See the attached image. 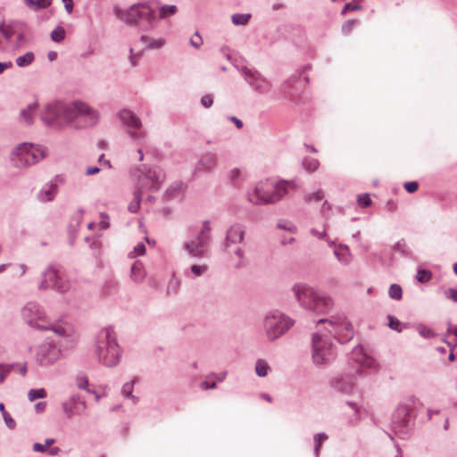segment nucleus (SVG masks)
I'll return each mask as SVG.
<instances>
[{
  "label": "nucleus",
  "instance_id": "44",
  "mask_svg": "<svg viewBox=\"0 0 457 457\" xmlns=\"http://www.w3.org/2000/svg\"><path fill=\"white\" fill-rule=\"evenodd\" d=\"M403 187L409 193H415L419 188V184L416 181L406 182Z\"/></svg>",
  "mask_w": 457,
  "mask_h": 457
},
{
  "label": "nucleus",
  "instance_id": "21",
  "mask_svg": "<svg viewBox=\"0 0 457 457\" xmlns=\"http://www.w3.org/2000/svg\"><path fill=\"white\" fill-rule=\"evenodd\" d=\"M56 194V185L49 184L46 185L42 191L39 193V198L42 202H48L54 199Z\"/></svg>",
  "mask_w": 457,
  "mask_h": 457
},
{
  "label": "nucleus",
  "instance_id": "52",
  "mask_svg": "<svg viewBox=\"0 0 457 457\" xmlns=\"http://www.w3.org/2000/svg\"><path fill=\"white\" fill-rule=\"evenodd\" d=\"M241 176L242 172L239 169H233L229 174V178L233 182H236Z\"/></svg>",
  "mask_w": 457,
  "mask_h": 457
},
{
  "label": "nucleus",
  "instance_id": "51",
  "mask_svg": "<svg viewBox=\"0 0 457 457\" xmlns=\"http://www.w3.org/2000/svg\"><path fill=\"white\" fill-rule=\"evenodd\" d=\"M135 381H133L131 384H125L122 386V394L124 396L129 397L131 396L132 389H133V384Z\"/></svg>",
  "mask_w": 457,
  "mask_h": 457
},
{
  "label": "nucleus",
  "instance_id": "27",
  "mask_svg": "<svg viewBox=\"0 0 457 457\" xmlns=\"http://www.w3.org/2000/svg\"><path fill=\"white\" fill-rule=\"evenodd\" d=\"M36 104H29L26 109L22 110L21 112V118L24 122L27 124H30L33 118V113L35 112Z\"/></svg>",
  "mask_w": 457,
  "mask_h": 457
},
{
  "label": "nucleus",
  "instance_id": "32",
  "mask_svg": "<svg viewBox=\"0 0 457 457\" xmlns=\"http://www.w3.org/2000/svg\"><path fill=\"white\" fill-rule=\"evenodd\" d=\"M328 439V436L324 433H320L314 436L315 442V454L318 457L320 455V451L322 444Z\"/></svg>",
  "mask_w": 457,
  "mask_h": 457
},
{
  "label": "nucleus",
  "instance_id": "6",
  "mask_svg": "<svg viewBox=\"0 0 457 457\" xmlns=\"http://www.w3.org/2000/svg\"><path fill=\"white\" fill-rule=\"evenodd\" d=\"M118 15L128 24H138L139 21L145 20L151 28L156 19V12L146 3L134 4Z\"/></svg>",
  "mask_w": 457,
  "mask_h": 457
},
{
  "label": "nucleus",
  "instance_id": "2",
  "mask_svg": "<svg viewBox=\"0 0 457 457\" xmlns=\"http://www.w3.org/2000/svg\"><path fill=\"white\" fill-rule=\"evenodd\" d=\"M295 189V184L293 181L266 179L260 181L254 189L248 193V200L255 204H273Z\"/></svg>",
  "mask_w": 457,
  "mask_h": 457
},
{
  "label": "nucleus",
  "instance_id": "53",
  "mask_svg": "<svg viewBox=\"0 0 457 457\" xmlns=\"http://www.w3.org/2000/svg\"><path fill=\"white\" fill-rule=\"evenodd\" d=\"M131 56H130V62L132 66H136L137 64V60L140 57V54H134V48L130 49Z\"/></svg>",
  "mask_w": 457,
  "mask_h": 457
},
{
  "label": "nucleus",
  "instance_id": "45",
  "mask_svg": "<svg viewBox=\"0 0 457 457\" xmlns=\"http://www.w3.org/2000/svg\"><path fill=\"white\" fill-rule=\"evenodd\" d=\"M190 44L194 47L199 48L203 44V39H202L201 36H199L198 33H195V35L193 37H191Z\"/></svg>",
  "mask_w": 457,
  "mask_h": 457
},
{
  "label": "nucleus",
  "instance_id": "49",
  "mask_svg": "<svg viewBox=\"0 0 457 457\" xmlns=\"http://www.w3.org/2000/svg\"><path fill=\"white\" fill-rule=\"evenodd\" d=\"M359 9H361V6L358 5L357 4L347 3L342 11V14H345V12H350V11H355V10H359Z\"/></svg>",
  "mask_w": 457,
  "mask_h": 457
},
{
  "label": "nucleus",
  "instance_id": "54",
  "mask_svg": "<svg viewBox=\"0 0 457 457\" xmlns=\"http://www.w3.org/2000/svg\"><path fill=\"white\" fill-rule=\"evenodd\" d=\"M330 210H331L330 204L327 201H324V203L321 206V210H320L321 213L323 215L327 216L329 213Z\"/></svg>",
  "mask_w": 457,
  "mask_h": 457
},
{
  "label": "nucleus",
  "instance_id": "23",
  "mask_svg": "<svg viewBox=\"0 0 457 457\" xmlns=\"http://www.w3.org/2000/svg\"><path fill=\"white\" fill-rule=\"evenodd\" d=\"M142 189L138 188L134 192V200L129 204V211L131 212H137L140 208V202L142 198Z\"/></svg>",
  "mask_w": 457,
  "mask_h": 457
},
{
  "label": "nucleus",
  "instance_id": "1",
  "mask_svg": "<svg viewBox=\"0 0 457 457\" xmlns=\"http://www.w3.org/2000/svg\"><path fill=\"white\" fill-rule=\"evenodd\" d=\"M42 120L48 125L61 123L63 120L66 122H76V126H91L96 123L98 114L86 104L75 102L70 105H54L46 108Z\"/></svg>",
  "mask_w": 457,
  "mask_h": 457
},
{
  "label": "nucleus",
  "instance_id": "60",
  "mask_svg": "<svg viewBox=\"0 0 457 457\" xmlns=\"http://www.w3.org/2000/svg\"><path fill=\"white\" fill-rule=\"evenodd\" d=\"M87 385V380L86 378H81L79 379L78 386L79 388H85Z\"/></svg>",
  "mask_w": 457,
  "mask_h": 457
},
{
  "label": "nucleus",
  "instance_id": "48",
  "mask_svg": "<svg viewBox=\"0 0 457 457\" xmlns=\"http://www.w3.org/2000/svg\"><path fill=\"white\" fill-rule=\"evenodd\" d=\"M99 227L101 229H106L109 228V217L104 213L101 214V220L99 222Z\"/></svg>",
  "mask_w": 457,
  "mask_h": 457
},
{
  "label": "nucleus",
  "instance_id": "30",
  "mask_svg": "<svg viewBox=\"0 0 457 457\" xmlns=\"http://www.w3.org/2000/svg\"><path fill=\"white\" fill-rule=\"evenodd\" d=\"M324 192L322 190H318L314 193L309 194L305 196V202L308 204L318 203L324 200Z\"/></svg>",
  "mask_w": 457,
  "mask_h": 457
},
{
  "label": "nucleus",
  "instance_id": "47",
  "mask_svg": "<svg viewBox=\"0 0 457 457\" xmlns=\"http://www.w3.org/2000/svg\"><path fill=\"white\" fill-rule=\"evenodd\" d=\"M445 295L447 298L457 303V290L456 289L449 288L445 291Z\"/></svg>",
  "mask_w": 457,
  "mask_h": 457
},
{
  "label": "nucleus",
  "instance_id": "50",
  "mask_svg": "<svg viewBox=\"0 0 457 457\" xmlns=\"http://www.w3.org/2000/svg\"><path fill=\"white\" fill-rule=\"evenodd\" d=\"M201 103L204 107H206V108L210 107L213 103L212 96H211V95L204 96L201 99Z\"/></svg>",
  "mask_w": 457,
  "mask_h": 457
},
{
  "label": "nucleus",
  "instance_id": "4",
  "mask_svg": "<svg viewBox=\"0 0 457 457\" xmlns=\"http://www.w3.org/2000/svg\"><path fill=\"white\" fill-rule=\"evenodd\" d=\"M294 292L297 300L306 308L317 312H325L333 305L331 298L319 295L312 287L306 285H295Z\"/></svg>",
  "mask_w": 457,
  "mask_h": 457
},
{
  "label": "nucleus",
  "instance_id": "9",
  "mask_svg": "<svg viewBox=\"0 0 457 457\" xmlns=\"http://www.w3.org/2000/svg\"><path fill=\"white\" fill-rule=\"evenodd\" d=\"M335 358V347L328 338L320 335L312 337V359L317 364H323Z\"/></svg>",
  "mask_w": 457,
  "mask_h": 457
},
{
  "label": "nucleus",
  "instance_id": "31",
  "mask_svg": "<svg viewBox=\"0 0 457 457\" xmlns=\"http://www.w3.org/2000/svg\"><path fill=\"white\" fill-rule=\"evenodd\" d=\"M270 370L269 365L263 360H259L255 365V372L260 377H265L268 374V370Z\"/></svg>",
  "mask_w": 457,
  "mask_h": 457
},
{
  "label": "nucleus",
  "instance_id": "41",
  "mask_svg": "<svg viewBox=\"0 0 457 457\" xmlns=\"http://www.w3.org/2000/svg\"><path fill=\"white\" fill-rule=\"evenodd\" d=\"M357 202L358 204L361 207H368L371 204V199L368 194L358 195Z\"/></svg>",
  "mask_w": 457,
  "mask_h": 457
},
{
  "label": "nucleus",
  "instance_id": "7",
  "mask_svg": "<svg viewBox=\"0 0 457 457\" xmlns=\"http://www.w3.org/2000/svg\"><path fill=\"white\" fill-rule=\"evenodd\" d=\"M319 323L328 324L326 328L341 343H347L353 337V328L345 316H332L328 320H320Z\"/></svg>",
  "mask_w": 457,
  "mask_h": 457
},
{
  "label": "nucleus",
  "instance_id": "19",
  "mask_svg": "<svg viewBox=\"0 0 457 457\" xmlns=\"http://www.w3.org/2000/svg\"><path fill=\"white\" fill-rule=\"evenodd\" d=\"M244 237V230L240 226H233L228 231L227 240L231 243L241 242Z\"/></svg>",
  "mask_w": 457,
  "mask_h": 457
},
{
  "label": "nucleus",
  "instance_id": "58",
  "mask_svg": "<svg viewBox=\"0 0 457 457\" xmlns=\"http://www.w3.org/2000/svg\"><path fill=\"white\" fill-rule=\"evenodd\" d=\"M400 322L398 320H395L393 318L390 319L389 326L393 329H398Z\"/></svg>",
  "mask_w": 457,
  "mask_h": 457
},
{
  "label": "nucleus",
  "instance_id": "24",
  "mask_svg": "<svg viewBox=\"0 0 457 457\" xmlns=\"http://www.w3.org/2000/svg\"><path fill=\"white\" fill-rule=\"evenodd\" d=\"M35 59L34 54L32 52H28L24 55L19 56L16 59V64L19 67L29 66L33 62Z\"/></svg>",
  "mask_w": 457,
  "mask_h": 457
},
{
  "label": "nucleus",
  "instance_id": "22",
  "mask_svg": "<svg viewBox=\"0 0 457 457\" xmlns=\"http://www.w3.org/2000/svg\"><path fill=\"white\" fill-rule=\"evenodd\" d=\"M335 255L337 257L338 261L344 264L349 263L352 260L350 251L346 246L336 249Z\"/></svg>",
  "mask_w": 457,
  "mask_h": 457
},
{
  "label": "nucleus",
  "instance_id": "14",
  "mask_svg": "<svg viewBox=\"0 0 457 457\" xmlns=\"http://www.w3.org/2000/svg\"><path fill=\"white\" fill-rule=\"evenodd\" d=\"M164 179V174L160 169L149 170L145 175L139 179L142 187L158 190Z\"/></svg>",
  "mask_w": 457,
  "mask_h": 457
},
{
  "label": "nucleus",
  "instance_id": "42",
  "mask_svg": "<svg viewBox=\"0 0 457 457\" xmlns=\"http://www.w3.org/2000/svg\"><path fill=\"white\" fill-rule=\"evenodd\" d=\"M141 41L144 43V44H147V47H150V48H153V47H161L162 45H163V40L162 39H159L157 41H154L153 43H150V39L146 37V36H142L141 37Z\"/></svg>",
  "mask_w": 457,
  "mask_h": 457
},
{
  "label": "nucleus",
  "instance_id": "20",
  "mask_svg": "<svg viewBox=\"0 0 457 457\" xmlns=\"http://www.w3.org/2000/svg\"><path fill=\"white\" fill-rule=\"evenodd\" d=\"M145 270L142 263L136 262L131 267L130 277L136 283H140L145 278Z\"/></svg>",
  "mask_w": 457,
  "mask_h": 457
},
{
  "label": "nucleus",
  "instance_id": "39",
  "mask_svg": "<svg viewBox=\"0 0 457 457\" xmlns=\"http://www.w3.org/2000/svg\"><path fill=\"white\" fill-rule=\"evenodd\" d=\"M145 252V246L143 243H138L133 249V251H131L129 253V258H135L137 256H139V255H143Z\"/></svg>",
  "mask_w": 457,
  "mask_h": 457
},
{
  "label": "nucleus",
  "instance_id": "40",
  "mask_svg": "<svg viewBox=\"0 0 457 457\" xmlns=\"http://www.w3.org/2000/svg\"><path fill=\"white\" fill-rule=\"evenodd\" d=\"M208 270V266L205 264L203 265H192L191 272L195 277H199L204 274Z\"/></svg>",
  "mask_w": 457,
  "mask_h": 457
},
{
  "label": "nucleus",
  "instance_id": "25",
  "mask_svg": "<svg viewBox=\"0 0 457 457\" xmlns=\"http://www.w3.org/2000/svg\"><path fill=\"white\" fill-rule=\"evenodd\" d=\"M53 329L56 334L62 337H71L74 333L73 328L69 324L59 325L54 327Z\"/></svg>",
  "mask_w": 457,
  "mask_h": 457
},
{
  "label": "nucleus",
  "instance_id": "46",
  "mask_svg": "<svg viewBox=\"0 0 457 457\" xmlns=\"http://www.w3.org/2000/svg\"><path fill=\"white\" fill-rule=\"evenodd\" d=\"M4 417V422L6 424V426L9 428H14L15 426H16V422L15 420L11 417V415L7 412V413H4L3 415Z\"/></svg>",
  "mask_w": 457,
  "mask_h": 457
},
{
  "label": "nucleus",
  "instance_id": "64",
  "mask_svg": "<svg viewBox=\"0 0 457 457\" xmlns=\"http://www.w3.org/2000/svg\"><path fill=\"white\" fill-rule=\"evenodd\" d=\"M60 452V448L59 447H52L49 449V454L51 455H57Z\"/></svg>",
  "mask_w": 457,
  "mask_h": 457
},
{
  "label": "nucleus",
  "instance_id": "26",
  "mask_svg": "<svg viewBox=\"0 0 457 457\" xmlns=\"http://www.w3.org/2000/svg\"><path fill=\"white\" fill-rule=\"evenodd\" d=\"M177 12L176 5H162L159 9L158 17L160 19H164L170 17Z\"/></svg>",
  "mask_w": 457,
  "mask_h": 457
},
{
  "label": "nucleus",
  "instance_id": "15",
  "mask_svg": "<svg viewBox=\"0 0 457 457\" xmlns=\"http://www.w3.org/2000/svg\"><path fill=\"white\" fill-rule=\"evenodd\" d=\"M86 404L77 396L71 397L63 403V411L68 416L79 415L84 412Z\"/></svg>",
  "mask_w": 457,
  "mask_h": 457
},
{
  "label": "nucleus",
  "instance_id": "18",
  "mask_svg": "<svg viewBox=\"0 0 457 457\" xmlns=\"http://www.w3.org/2000/svg\"><path fill=\"white\" fill-rule=\"evenodd\" d=\"M216 166V158L213 154H206L199 162L197 170L211 171Z\"/></svg>",
  "mask_w": 457,
  "mask_h": 457
},
{
  "label": "nucleus",
  "instance_id": "36",
  "mask_svg": "<svg viewBox=\"0 0 457 457\" xmlns=\"http://www.w3.org/2000/svg\"><path fill=\"white\" fill-rule=\"evenodd\" d=\"M64 37L65 30L62 27H57L51 32V38L54 42H61L63 40Z\"/></svg>",
  "mask_w": 457,
  "mask_h": 457
},
{
  "label": "nucleus",
  "instance_id": "3",
  "mask_svg": "<svg viewBox=\"0 0 457 457\" xmlns=\"http://www.w3.org/2000/svg\"><path fill=\"white\" fill-rule=\"evenodd\" d=\"M96 353L99 361L107 367H113L119 363L120 350L112 328H104L99 332Z\"/></svg>",
  "mask_w": 457,
  "mask_h": 457
},
{
  "label": "nucleus",
  "instance_id": "5",
  "mask_svg": "<svg viewBox=\"0 0 457 457\" xmlns=\"http://www.w3.org/2000/svg\"><path fill=\"white\" fill-rule=\"evenodd\" d=\"M46 156V150L40 145L29 143L19 145L12 154V160L17 167H25L34 164Z\"/></svg>",
  "mask_w": 457,
  "mask_h": 457
},
{
  "label": "nucleus",
  "instance_id": "63",
  "mask_svg": "<svg viewBox=\"0 0 457 457\" xmlns=\"http://www.w3.org/2000/svg\"><path fill=\"white\" fill-rule=\"evenodd\" d=\"M7 370H4L2 367H0V383H3L6 375H7Z\"/></svg>",
  "mask_w": 457,
  "mask_h": 457
},
{
  "label": "nucleus",
  "instance_id": "56",
  "mask_svg": "<svg viewBox=\"0 0 457 457\" xmlns=\"http://www.w3.org/2000/svg\"><path fill=\"white\" fill-rule=\"evenodd\" d=\"M63 4H64V6H65V9L66 11L71 13L72 12V9H73V3H72V0H62Z\"/></svg>",
  "mask_w": 457,
  "mask_h": 457
},
{
  "label": "nucleus",
  "instance_id": "13",
  "mask_svg": "<svg viewBox=\"0 0 457 457\" xmlns=\"http://www.w3.org/2000/svg\"><path fill=\"white\" fill-rule=\"evenodd\" d=\"M209 228H204L196 240H192L185 245L186 250L193 257H202L204 255V245L208 241Z\"/></svg>",
  "mask_w": 457,
  "mask_h": 457
},
{
  "label": "nucleus",
  "instance_id": "57",
  "mask_svg": "<svg viewBox=\"0 0 457 457\" xmlns=\"http://www.w3.org/2000/svg\"><path fill=\"white\" fill-rule=\"evenodd\" d=\"M51 4V0H37V6L39 8H46Z\"/></svg>",
  "mask_w": 457,
  "mask_h": 457
},
{
  "label": "nucleus",
  "instance_id": "38",
  "mask_svg": "<svg viewBox=\"0 0 457 457\" xmlns=\"http://www.w3.org/2000/svg\"><path fill=\"white\" fill-rule=\"evenodd\" d=\"M46 396V393L45 389H43V388L31 389L28 394V397L30 402H33L37 398H45Z\"/></svg>",
  "mask_w": 457,
  "mask_h": 457
},
{
  "label": "nucleus",
  "instance_id": "61",
  "mask_svg": "<svg viewBox=\"0 0 457 457\" xmlns=\"http://www.w3.org/2000/svg\"><path fill=\"white\" fill-rule=\"evenodd\" d=\"M46 408V403H37L36 405H35V409L37 412H42L44 411Z\"/></svg>",
  "mask_w": 457,
  "mask_h": 457
},
{
  "label": "nucleus",
  "instance_id": "29",
  "mask_svg": "<svg viewBox=\"0 0 457 457\" xmlns=\"http://www.w3.org/2000/svg\"><path fill=\"white\" fill-rule=\"evenodd\" d=\"M251 18L249 13H237L231 17L232 22L235 25H245Z\"/></svg>",
  "mask_w": 457,
  "mask_h": 457
},
{
  "label": "nucleus",
  "instance_id": "17",
  "mask_svg": "<svg viewBox=\"0 0 457 457\" xmlns=\"http://www.w3.org/2000/svg\"><path fill=\"white\" fill-rule=\"evenodd\" d=\"M120 120L129 127L139 128L141 126L140 120L130 111H121L120 112Z\"/></svg>",
  "mask_w": 457,
  "mask_h": 457
},
{
  "label": "nucleus",
  "instance_id": "59",
  "mask_svg": "<svg viewBox=\"0 0 457 457\" xmlns=\"http://www.w3.org/2000/svg\"><path fill=\"white\" fill-rule=\"evenodd\" d=\"M12 66V63L11 62H0V74L8 68H11Z\"/></svg>",
  "mask_w": 457,
  "mask_h": 457
},
{
  "label": "nucleus",
  "instance_id": "62",
  "mask_svg": "<svg viewBox=\"0 0 457 457\" xmlns=\"http://www.w3.org/2000/svg\"><path fill=\"white\" fill-rule=\"evenodd\" d=\"M99 172V169L96 168V167H94V168H88L87 170H86V175L87 176H90V175H94V174H96Z\"/></svg>",
  "mask_w": 457,
  "mask_h": 457
},
{
  "label": "nucleus",
  "instance_id": "43",
  "mask_svg": "<svg viewBox=\"0 0 457 457\" xmlns=\"http://www.w3.org/2000/svg\"><path fill=\"white\" fill-rule=\"evenodd\" d=\"M357 24V21L355 20H351V21H347L346 22H345L342 26V31L345 33V34H348L350 33L353 29L354 28V26Z\"/></svg>",
  "mask_w": 457,
  "mask_h": 457
},
{
  "label": "nucleus",
  "instance_id": "11",
  "mask_svg": "<svg viewBox=\"0 0 457 457\" xmlns=\"http://www.w3.org/2000/svg\"><path fill=\"white\" fill-rule=\"evenodd\" d=\"M22 316L26 321L32 327L40 329H47L51 324L39 306L34 303H29L22 310Z\"/></svg>",
  "mask_w": 457,
  "mask_h": 457
},
{
  "label": "nucleus",
  "instance_id": "28",
  "mask_svg": "<svg viewBox=\"0 0 457 457\" xmlns=\"http://www.w3.org/2000/svg\"><path fill=\"white\" fill-rule=\"evenodd\" d=\"M303 166L307 171L313 172L319 168L320 162L314 158H305Z\"/></svg>",
  "mask_w": 457,
  "mask_h": 457
},
{
  "label": "nucleus",
  "instance_id": "55",
  "mask_svg": "<svg viewBox=\"0 0 457 457\" xmlns=\"http://www.w3.org/2000/svg\"><path fill=\"white\" fill-rule=\"evenodd\" d=\"M25 4L33 10L40 9L37 6V0H24Z\"/></svg>",
  "mask_w": 457,
  "mask_h": 457
},
{
  "label": "nucleus",
  "instance_id": "37",
  "mask_svg": "<svg viewBox=\"0 0 457 457\" xmlns=\"http://www.w3.org/2000/svg\"><path fill=\"white\" fill-rule=\"evenodd\" d=\"M389 295L393 299L400 300L402 298L403 290L402 287L397 284L391 285L389 288Z\"/></svg>",
  "mask_w": 457,
  "mask_h": 457
},
{
  "label": "nucleus",
  "instance_id": "33",
  "mask_svg": "<svg viewBox=\"0 0 457 457\" xmlns=\"http://www.w3.org/2000/svg\"><path fill=\"white\" fill-rule=\"evenodd\" d=\"M54 443V439L47 438L45 441V444L35 443L33 445V450L38 453H45L53 444Z\"/></svg>",
  "mask_w": 457,
  "mask_h": 457
},
{
  "label": "nucleus",
  "instance_id": "8",
  "mask_svg": "<svg viewBox=\"0 0 457 457\" xmlns=\"http://www.w3.org/2000/svg\"><path fill=\"white\" fill-rule=\"evenodd\" d=\"M264 325L268 338L273 341L284 334L293 325V321L280 312H273L266 316Z\"/></svg>",
  "mask_w": 457,
  "mask_h": 457
},
{
  "label": "nucleus",
  "instance_id": "34",
  "mask_svg": "<svg viewBox=\"0 0 457 457\" xmlns=\"http://www.w3.org/2000/svg\"><path fill=\"white\" fill-rule=\"evenodd\" d=\"M432 278V273L428 270H419L417 271L416 279L420 283H426L429 281Z\"/></svg>",
  "mask_w": 457,
  "mask_h": 457
},
{
  "label": "nucleus",
  "instance_id": "16",
  "mask_svg": "<svg viewBox=\"0 0 457 457\" xmlns=\"http://www.w3.org/2000/svg\"><path fill=\"white\" fill-rule=\"evenodd\" d=\"M334 386L345 394H349L353 390L354 381L352 377L344 376L335 379Z\"/></svg>",
  "mask_w": 457,
  "mask_h": 457
},
{
  "label": "nucleus",
  "instance_id": "12",
  "mask_svg": "<svg viewBox=\"0 0 457 457\" xmlns=\"http://www.w3.org/2000/svg\"><path fill=\"white\" fill-rule=\"evenodd\" d=\"M60 356V349L54 344L46 342L37 347L36 360L38 364L47 366L56 361Z\"/></svg>",
  "mask_w": 457,
  "mask_h": 457
},
{
  "label": "nucleus",
  "instance_id": "10",
  "mask_svg": "<svg viewBox=\"0 0 457 457\" xmlns=\"http://www.w3.org/2000/svg\"><path fill=\"white\" fill-rule=\"evenodd\" d=\"M70 282L65 278L62 272L54 266H50L44 273V279L41 284L43 288H54L58 291H67L70 288Z\"/></svg>",
  "mask_w": 457,
  "mask_h": 457
},
{
  "label": "nucleus",
  "instance_id": "35",
  "mask_svg": "<svg viewBox=\"0 0 457 457\" xmlns=\"http://www.w3.org/2000/svg\"><path fill=\"white\" fill-rule=\"evenodd\" d=\"M0 32L6 39H10L14 34V29L12 25L3 22L0 23Z\"/></svg>",
  "mask_w": 457,
  "mask_h": 457
}]
</instances>
